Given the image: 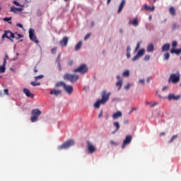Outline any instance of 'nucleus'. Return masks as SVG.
Here are the masks:
<instances>
[{"mask_svg":"<svg viewBox=\"0 0 181 181\" xmlns=\"http://www.w3.org/2000/svg\"><path fill=\"white\" fill-rule=\"evenodd\" d=\"M130 23H138V18H134L132 21H130Z\"/></svg>","mask_w":181,"mask_h":181,"instance_id":"49530a36","label":"nucleus"},{"mask_svg":"<svg viewBox=\"0 0 181 181\" xmlns=\"http://www.w3.org/2000/svg\"><path fill=\"white\" fill-rule=\"evenodd\" d=\"M169 57H170V54H169L168 52L164 54V59L165 60H169Z\"/></svg>","mask_w":181,"mask_h":181,"instance_id":"473e14b6","label":"nucleus"},{"mask_svg":"<svg viewBox=\"0 0 181 181\" xmlns=\"http://www.w3.org/2000/svg\"><path fill=\"white\" fill-rule=\"evenodd\" d=\"M57 51V47H54L51 49V53L52 54H56V52Z\"/></svg>","mask_w":181,"mask_h":181,"instance_id":"58836bf2","label":"nucleus"},{"mask_svg":"<svg viewBox=\"0 0 181 181\" xmlns=\"http://www.w3.org/2000/svg\"><path fill=\"white\" fill-rule=\"evenodd\" d=\"M12 17L10 18H4L3 20L4 21V22H8V23H12V22H11L10 21H11Z\"/></svg>","mask_w":181,"mask_h":181,"instance_id":"72a5a7b5","label":"nucleus"},{"mask_svg":"<svg viewBox=\"0 0 181 181\" xmlns=\"http://www.w3.org/2000/svg\"><path fill=\"white\" fill-rule=\"evenodd\" d=\"M13 37L14 33L8 30L4 32V35H2V39H5L6 37V39L11 40V42H13Z\"/></svg>","mask_w":181,"mask_h":181,"instance_id":"0eeeda50","label":"nucleus"},{"mask_svg":"<svg viewBox=\"0 0 181 181\" xmlns=\"http://www.w3.org/2000/svg\"><path fill=\"white\" fill-rule=\"evenodd\" d=\"M29 37H30V40H32L33 42H34L37 45L39 44V40L36 37V35H35V30L30 29L29 30Z\"/></svg>","mask_w":181,"mask_h":181,"instance_id":"6e6552de","label":"nucleus"},{"mask_svg":"<svg viewBox=\"0 0 181 181\" xmlns=\"http://www.w3.org/2000/svg\"><path fill=\"white\" fill-rule=\"evenodd\" d=\"M126 1L125 0H122L119 8H118V13H121L122 12V9H124V7L125 6Z\"/></svg>","mask_w":181,"mask_h":181,"instance_id":"a211bd4d","label":"nucleus"},{"mask_svg":"<svg viewBox=\"0 0 181 181\" xmlns=\"http://www.w3.org/2000/svg\"><path fill=\"white\" fill-rule=\"evenodd\" d=\"M117 78L119 81L116 83V87H117L118 91H119V90H121V88H122V78H121V76L118 75L117 76Z\"/></svg>","mask_w":181,"mask_h":181,"instance_id":"f8f14e48","label":"nucleus"},{"mask_svg":"<svg viewBox=\"0 0 181 181\" xmlns=\"http://www.w3.org/2000/svg\"><path fill=\"white\" fill-rule=\"evenodd\" d=\"M169 12L172 16H175L176 15V10L175 9V7L171 6L169 9Z\"/></svg>","mask_w":181,"mask_h":181,"instance_id":"393cba45","label":"nucleus"},{"mask_svg":"<svg viewBox=\"0 0 181 181\" xmlns=\"http://www.w3.org/2000/svg\"><path fill=\"white\" fill-rule=\"evenodd\" d=\"M139 83H141V84L144 85L145 84V79H140L139 80Z\"/></svg>","mask_w":181,"mask_h":181,"instance_id":"603ef678","label":"nucleus"},{"mask_svg":"<svg viewBox=\"0 0 181 181\" xmlns=\"http://www.w3.org/2000/svg\"><path fill=\"white\" fill-rule=\"evenodd\" d=\"M101 117H103V110H100V112L98 115V118H101Z\"/></svg>","mask_w":181,"mask_h":181,"instance_id":"4d7b16f0","label":"nucleus"},{"mask_svg":"<svg viewBox=\"0 0 181 181\" xmlns=\"http://www.w3.org/2000/svg\"><path fill=\"white\" fill-rule=\"evenodd\" d=\"M136 109L135 108V107H133L132 109V110H131V112H130V114H131V112H133V111H135Z\"/></svg>","mask_w":181,"mask_h":181,"instance_id":"0e129e2a","label":"nucleus"},{"mask_svg":"<svg viewBox=\"0 0 181 181\" xmlns=\"http://www.w3.org/2000/svg\"><path fill=\"white\" fill-rule=\"evenodd\" d=\"M144 9L146 11H151V12H153L155 11V6H153L152 7L148 6V4H144Z\"/></svg>","mask_w":181,"mask_h":181,"instance_id":"4be33fe9","label":"nucleus"},{"mask_svg":"<svg viewBox=\"0 0 181 181\" xmlns=\"http://www.w3.org/2000/svg\"><path fill=\"white\" fill-rule=\"evenodd\" d=\"M110 144L114 145L115 146H118V143L112 140L110 141Z\"/></svg>","mask_w":181,"mask_h":181,"instance_id":"a19ab883","label":"nucleus"},{"mask_svg":"<svg viewBox=\"0 0 181 181\" xmlns=\"http://www.w3.org/2000/svg\"><path fill=\"white\" fill-rule=\"evenodd\" d=\"M151 59V56H149V55H146L145 57H144V60L146 61V62H148V60H149Z\"/></svg>","mask_w":181,"mask_h":181,"instance_id":"a18cd8bd","label":"nucleus"},{"mask_svg":"<svg viewBox=\"0 0 181 181\" xmlns=\"http://www.w3.org/2000/svg\"><path fill=\"white\" fill-rule=\"evenodd\" d=\"M34 72L37 73V68H36V66L34 68Z\"/></svg>","mask_w":181,"mask_h":181,"instance_id":"e2e57ef3","label":"nucleus"},{"mask_svg":"<svg viewBox=\"0 0 181 181\" xmlns=\"http://www.w3.org/2000/svg\"><path fill=\"white\" fill-rule=\"evenodd\" d=\"M23 93L26 95V97H28L29 98H33L35 97V95L30 93V90H29V89L28 88H24Z\"/></svg>","mask_w":181,"mask_h":181,"instance_id":"dca6fc26","label":"nucleus"},{"mask_svg":"<svg viewBox=\"0 0 181 181\" xmlns=\"http://www.w3.org/2000/svg\"><path fill=\"white\" fill-rule=\"evenodd\" d=\"M139 47H140V43L138 42V43H137V45H136V49H135V50H134V52H138V49H139Z\"/></svg>","mask_w":181,"mask_h":181,"instance_id":"de8ad7c7","label":"nucleus"},{"mask_svg":"<svg viewBox=\"0 0 181 181\" xmlns=\"http://www.w3.org/2000/svg\"><path fill=\"white\" fill-rule=\"evenodd\" d=\"M74 141L70 139L64 142L62 145L58 146L57 149L59 151H62V149H69L71 146H74Z\"/></svg>","mask_w":181,"mask_h":181,"instance_id":"f03ea898","label":"nucleus"},{"mask_svg":"<svg viewBox=\"0 0 181 181\" xmlns=\"http://www.w3.org/2000/svg\"><path fill=\"white\" fill-rule=\"evenodd\" d=\"M127 53H131V47H129V46L127 47Z\"/></svg>","mask_w":181,"mask_h":181,"instance_id":"3c124183","label":"nucleus"},{"mask_svg":"<svg viewBox=\"0 0 181 181\" xmlns=\"http://www.w3.org/2000/svg\"><path fill=\"white\" fill-rule=\"evenodd\" d=\"M176 46H177V42L173 41L172 42V47H173V49H175V47H176Z\"/></svg>","mask_w":181,"mask_h":181,"instance_id":"ea45409f","label":"nucleus"},{"mask_svg":"<svg viewBox=\"0 0 181 181\" xmlns=\"http://www.w3.org/2000/svg\"><path fill=\"white\" fill-rule=\"evenodd\" d=\"M31 86H33V87H36V86H40V82H35V81H32L30 83Z\"/></svg>","mask_w":181,"mask_h":181,"instance_id":"2f4dec72","label":"nucleus"},{"mask_svg":"<svg viewBox=\"0 0 181 181\" xmlns=\"http://www.w3.org/2000/svg\"><path fill=\"white\" fill-rule=\"evenodd\" d=\"M169 88L168 86H164L163 88H162V91H165V90H168Z\"/></svg>","mask_w":181,"mask_h":181,"instance_id":"5fc2aeb1","label":"nucleus"},{"mask_svg":"<svg viewBox=\"0 0 181 181\" xmlns=\"http://www.w3.org/2000/svg\"><path fill=\"white\" fill-rule=\"evenodd\" d=\"M83 45V42L82 41H79L77 45L75 47V50L77 52L78 50H80V49H81V46Z\"/></svg>","mask_w":181,"mask_h":181,"instance_id":"a878e982","label":"nucleus"},{"mask_svg":"<svg viewBox=\"0 0 181 181\" xmlns=\"http://www.w3.org/2000/svg\"><path fill=\"white\" fill-rule=\"evenodd\" d=\"M13 4L16 5V6H22V5H21V4L16 1H13Z\"/></svg>","mask_w":181,"mask_h":181,"instance_id":"79ce46f5","label":"nucleus"},{"mask_svg":"<svg viewBox=\"0 0 181 181\" xmlns=\"http://www.w3.org/2000/svg\"><path fill=\"white\" fill-rule=\"evenodd\" d=\"M105 119H108V118H110V115H108V114H107V115L105 116Z\"/></svg>","mask_w":181,"mask_h":181,"instance_id":"680f3d73","label":"nucleus"},{"mask_svg":"<svg viewBox=\"0 0 181 181\" xmlns=\"http://www.w3.org/2000/svg\"><path fill=\"white\" fill-rule=\"evenodd\" d=\"M127 59H129V57H131V52H127Z\"/></svg>","mask_w":181,"mask_h":181,"instance_id":"6e6d98bb","label":"nucleus"},{"mask_svg":"<svg viewBox=\"0 0 181 181\" xmlns=\"http://www.w3.org/2000/svg\"><path fill=\"white\" fill-rule=\"evenodd\" d=\"M17 26H18L19 28H23V25L21 23L17 24Z\"/></svg>","mask_w":181,"mask_h":181,"instance_id":"052dcab7","label":"nucleus"},{"mask_svg":"<svg viewBox=\"0 0 181 181\" xmlns=\"http://www.w3.org/2000/svg\"><path fill=\"white\" fill-rule=\"evenodd\" d=\"M6 66V62L4 61L3 62L2 66H0V73H5V70H6V69L5 68Z\"/></svg>","mask_w":181,"mask_h":181,"instance_id":"b1692460","label":"nucleus"},{"mask_svg":"<svg viewBox=\"0 0 181 181\" xmlns=\"http://www.w3.org/2000/svg\"><path fill=\"white\" fill-rule=\"evenodd\" d=\"M42 78H43V75H40L35 77V81H37V80H40Z\"/></svg>","mask_w":181,"mask_h":181,"instance_id":"4c0bfd02","label":"nucleus"},{"mask_svg":"<svg viewBox=\"0 0 181 181\" xmlns=\"http://www.w3.org/2000/svg\"><path fill=\"white\" fill-rule=\"evenodd\" d=\"M110 2H111V0H107V4H110Z\"/></svg>","mask_w":181,"mask_h":181,"instance_id":"774afa93","label":"nucleus"},{"mask_svg":"<svg viewBox=\"0 0 181 181\" xmlns=\"http://www.w3.org/2000/svg\"><path fill=\"white\" fill-rule=\"evenodd\" d=\"M49 94H51V95H55L57 97L58 95H62V90L56 88L52 89L49 92Z\"/></svg>","mask_w":181,"mask_h":181,"instance_id":"ddd939ff","label":"nucleus"},{"mask_svg":"<svg viewBox=\"0 0 181 181\" xmlns=\"http://www.w3.org/2000/svg\"><path fill=\"white\" fill-rule=\"evenodd\" d=\"M132 141V135H127L125 137V139L123 141V144L122 145V149L127 146V145L129 144V143Z\"/></svg>","mask_w":181,"mask_h":181,"instance_id":"9d476101","label":"nucleus"},{"mask_svg":"<svg viewBox=\"0 0 181 181\" xmlns=\"http://www.w3.org/2000/svg\"><path fill=\"white\" fill-rule=\"evenodd\" d=\"M180 95H175V94H170L168 97L169 101L171 100H174L175 101H177V100H180Z\"/></svg>","mask_w":181,"mask_h":181,"instance_id":"2eb2a0df","label":"nucleus"},{"mask_svg":"<svg viewBox=\"0 0 181 181\" xmlns=\"http://www.w3.org/2000/svg\"><path fill=\"white\" fill-rule=\"evenodd\" d=\"M110 95H111V93H107V90H103L101 93L102 99L97 100V102L94 104L95 108H100V105H101V104L103 105L106 104L108 100H110Z\"/></svg>","mask_w":181,"mask_h":181,"instance_id":"f257e3e1","label":"nucleus"},{"mask_svg":"<svg viewBox=\"0 0 181 181\" xmlns=\"http://www.w3.org/2000/svg\"><path fill=\"white\" fill-rule=\"evenodd\" d=\"M177 134L173 135L170 140L168 141V144H172V142H173L175 141V139H176L177 138Z\"/></svg>","mask_w":181,"mask_h":181,"instance_id":"7c9ffc66","label":"nucleus"},{"mask_svg":"<svg viewBox=\"0 0 181 181\" xmlns=\"http://www.w3.org/2000/svg\"><path fill=\"white\" fill-rule=\"evenodd\" d=\"M22 11H23V8H16L13 6L11 7V12H13V13H19Z\"/></svg>","mask_w":181,"mask_h":181,"instance_id":"f3484780","label":"nucleus"},{"mask_svg":"<svg viewBox=\"0 0 181 181\" xmlns=\"http://www.w3.org/2000/svg\"><path fill=\"white\" fill-rule=\"evenodd\" d=\"M113 126L116 128L115 132L119 131V128H120L119 122H115L113 123Z\"/></svg>","mask_w":181,"mask_h":181,"instance_id":"bb28decb","label":"nucleus"},{"mask_svg":"<svg viewBox=\"0 0 181 181\" xmlns=\"http://www.w3.org/2000/svg\"><path fill=\"white\" fill-rule=\"evenodd\" d=\"M79 78L80 76H78V75H72L70 74H66L65 75H64V80H67L71 83H76V81H77Z\"/></svg>","mask_w":181,"mask_h":181,"instance_id":"39448f33","label":"nucleus"},{"mask_svg":"<svg viewBox=\"0 0 181 181\" xmlns=\"http://www.w3.org/2000/svg\"><path fill=\"white\" fill-rule=\"evenodd\" d=\"M60 56H62L61 54H59V56H58V57H57V62H60Z\"/></svg>","mask_w":181,"mask_h":181,"instance_id":"13d9d810","label":"nucleus"},{"mask_svg":"<svg viewBox=\"0 0 181 181\" xmlns=\"http://www.w3.org/2000/svg\"><path fill=\"white\" fill-rule=\"evenodd\" d=\"M65 85H66V83H64V81H60L55 84V87H63L64 88Z\"/></svg>","mask_w":181,"mask_h":181,"instance_id":"cd10ccee","label":"nucleus"},{"mask_svg":"<svg viewBox=\"0 0 181 181\" xmlns=\"http://www.w3.org/2000/svg\"><path fill=\"white\" fill-rule=\"evenodd\" d=\"M137 54L140 57H142V56H144L145 54V49H140Z\"/></svg>","mask_w":181,"mask_h":181,"instance_id":"c85d7f7f","label":"nucleus"},{"mask_svg":"<svg viewBox=\"0 0 181 181\" xmlns=\"http://www.w3.org/2000/svg\"><path fill=\"white\" fill-rule=\"evenodd\" d=\"M67 43H69L68 37H64L62 40L59 41L60 46H62L63 47H66V46H67Z\"/></svg>","mask_w":181,"mask_h":181,"instance_id":"4468645a","label":"nucleus"},{"mask_svg":"<svg viewBox=\"0 0 181 181\" xmlns=\"http://www.w3.org/2000/svg\"><path fill=\"white\" fill-rule=\"evenodd\" d=\"M158 105V103H154L152 105H150V107H153L155 106Z\"/></svg>","mask_w":181,"mask_h":181,"instance_id":"864d4df0","label":"nucleus"},{"mask_svg":"<svg viewBox=\"0 0 181 181\" xmlns=\"http://www.w3.org/2000/svg\"><path fill=\"white\" fill-rule=\"evenodd\" d=\"M86 144L88 153H94V152H97V148H95L90 141H86Z\"/></svg>","mask_w":181,"mask_h":181,"instance_id":"1a4fd4ad","label":"nucleus"},{"mask_svg":"<svg viewBox=\"0 0 181 181\" xmlns=\"http://www.w3.org/2000/svg\"><path fill=\"white\" fill-rule=\"evenodd\" d=\"M139 57H141L139 54H136L132 58V62H136V60L139 59Z\"/></svg>","mask_w":181,"mask_h":181,"instance_id":"f704fd0d","label":"nucleus"},{"mask_svg":"<svg viewBox=\"0 0 181 181\" xmlns=\"http://www.w3.org/2000/svg\"><path fill=\"white\" fill-rule=\"evenodd\" d=\"M155 47H153V44H150L147 46L146 52H148V53H152Z\"/></svg>","mask_w":181,"mask_h":181,"instance_id":"412c9836","label":"nucleus"},{"mask_svg":"<svg viewBox=\"0 0 181 181\" xmlns=\"http://www.w3.org/2000/svg\"><path fill=\"white\" fill-rule=\"evenodd\" d=\"M170 49V44H165L163 45L161 50L162 52H168V50Z\"/></svg>","mask_w":181,"mask_h":181,"instance_id":"aec40b11","label":"nucleus"},{"mask_svg":"<svg viewBox=\"0 0 181 181\" xmlns=\"http://www.w3.org/2000/svg\"><path fill=\"white\" fill-rule=\"evenodd\" d=\"M163 135H165V132H162L160 134V136H163Z\"/></svg>","mask_w":181,"mask_h":181,"instance_id":"69168bd1","label":"nucleus"},{"mask_svg":"<svg viewBox=\"0 0 181 181\" xmlns=\"http://www.w3.org/2000/svg\"><path fill=\"white\" fill-rule=\"evenodd\" d=\"M123 76H124V77H129V71H125L123 73Z\"/></svg>","mask_w":181,"mask_h":181,"instance_id":"c9c22d12","label":"nucleus"},{"mask_svg":"<svg viewBox=\"0 0 181 181\" xmlns=\"http://www.w3.org/2000/svg\"><path fill=\"white\" fill-rule=\"evenodd\" d=\"M169 83H173L176 84L180 81V74L177 72L176 74H172L168 79Z\"/></svg>","mask_w":181,"mask_h":181,"instance_id":"20e7f679","label":"nucleus"},{"mask_svg":"<svg viewBox=\"0 0 181 181\" xmlns=\"http://www.w3.org/2000/svg\"><path fill=\"white\" fill-rule=\"evenodd\" d=\"M90 36H91V33H88V34L85 36L84 40H88L90 38Z\"/></svg>","mask_w":181,"mask_h":181,"instance_id":"37998d69","label":"nucleus"},{"mask_svg":"<svg viewBox=\"0 0 181 181\" xmlns=\"http://www.w3.org/2000/svg\"><path fill=\"white\" fill-rule=\"evenodd\" d=\"M21 37H23V36L21 34H18V33H16L14 34L13 39H16V40H19V39H21Z\"/></svg>","mask_w":181,"mask_h":181,"instance_id":"c756f323","label":"nucleus"},{"mask_svg":"<svg viewBox=\"0 0 181 181\" xmlns=\"http://www.w3.org/2000/svg\"><path fill=\"white\" fill-rule=\"evenodd\" d=\"M64 91H66V93H67V94H72L73 93V86H70V85H67L65 83L64 86Z\"/></svg>","mask_w":181,"mask_h":181,"instance_id":"9b49d317","label":"nucleus"},{"mask_svg":"<svg viewBox=\"0 0 181 181\" xmlns=\"http://www.w3.org/2000/svg\"><path fill=\"white\" fill-rule=\"evenodd\" d=\"M4 91L5 94H6V95H9V90L4 89Z\"/></svg>","mask_w":181,"mask_h":181,"instance_id":"8fccbe9b","label":"nucleus"},{"mask_svg":"<svg viewBox=\"0 0 181 181\" xmlns=\"http://www.w3.org/2000/svg\"><path fill=\"white\" fill-rule=\"evenodd\" d=\"M88 71V67L86 64H82L78 68L74 69V73H81V74H86Z\"/></svg>","mask_w":181,"mask_h":181,"instance_id":"423d86ee","label":"nucleus"},{"mask_svg":"<svg viewBox=\"0 0 181 181\" xmlns=\"http://www.w3.org/2000/svg\"><path fill=\"white\" fill-rule=\"evenodd\" d=\"M74 63V62L73 60H70V61H69L68 64H69V66H73Z\"/></svg>","mask_w":181,"mask_h":181,"instance_id":"09e8293b","label":"nucleus"},{"mask_svg":"<svg viewBox=\"0 0 181 181\" xmlns=\"http://www.w3.org/2000/svg\"><path fill=\"white\" fill-rule=\"evenodd\" d=\"M8 59H9V56H8V54L6 52L5 57H4V58H3L4 63V62H6V60H8Z\"/></svg>","mask_w":181,"mask_h":181,"instance_id":"e433bc0d","label":"nucleus"},{"mask_svg":"<svg viewBox=\"0 0 181 181\" xmlns=\"http://www.w3.org/2000/svg\"><path fill=\"white\" fill-rule=\"evenodd\" d=\"M170 52L173 54V53H175V54H180L181 53V49H176L175 48H173L170 49Z\"/></svg>","mask_w":181,"mask_h":181,"instance_id":"5701e85b","label":"nucleus"},{"mask_svg":"<svg viewBox=\"0 0 181 181\" xmlns=\"http://www.w3.org/2000/svg\"><path fill=\"white\" fill-rule=\"evenodd\" d=\"M129 87H130L129 84H127V85L124 87V88H125V90H128V89L129 88Z\"/></svg>","mask_w":181,"mask_h":181,"instance_id":"bf43d9fd","label":"nucleus"},{"mask_svg":"<svg viewBox=\"0 0 181 181\" xmlns=\"http://www.w3.org/2000/svg\"><path fill=\"white\" fill-rule=\"evenodd\" d=\"M128 120H124V124H128Z\"/></svg>","mask_w":181,"mask_h":181,"instance_id":"338daca9","label":"nucleus"},{"mask_svg":"<svg viewBox=\"0 0 181 181\" xmlns=\"http://www.w3.org/2000/svg\"><path fill=\"white\" fill-rule=\"evenodd\" d=\"M57 66H58L59 70L61 71V70H62V64H60V61H58Z\"/></svg>","mask_w":181,"mask_h":181,"instance_id":"c03bdc74","label":"nucleus"},{"mask_svg":"<svg viewBox=\"0 0 181 181\" xmlns=\"http://www.w3.org/2000/svg\"><path fill=\"white\" fill-rule=\"evenodd\" d=\"M31 122H36L37 121V118L42 115V111H40L39 109H34L31 111Z\"/></svg>","mask_w":181,"mask_h":181,"instance_id":"7ed1b4c3","label":"nucleus"},{"mask_svg":"<svg viewBox=\"0 0 181 181\" xmlns=\"http://www.w3.org/2000/svg\"><path fill=\"white\" fill-rule=\"evenodd\" d=\"M121 117H122V112L120 111H118L112 115L113 119H118V118H121Z\"/></svg>","mask_w":181,"mask_h":181,"instance_id":"6ab92c4d","label":"nucleus"}]
</instances>
